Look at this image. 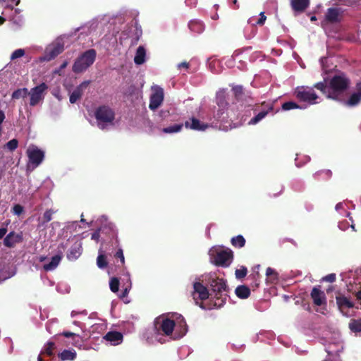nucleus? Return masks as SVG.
Masks as SVG:
<instances>
[{"label": "nucleus", "instance_id": "f257e3e1", "mask_svg": "<svg viewBox=\"0 0 361 361\" xmlns=\"http://www.w3.org/2000/svg\"><path fill=\"white\" fill-rule=\"evenodd\" d=\"M172 317L163 318L159 325V318L156 319L154 322V328L157 332L161 331L165 336L172 334L175 326H176V337L174 339H178L183 337L188 331V326L184 317L179 314L172 313Z\"/></svg>", "mask_w": 361, "mask_h": 361}, {"label": "nucleus", "instance_id": "f03ea898", "mask_svg": "<svg viewBox=\"0 0 361 361\" xmlns=\"http://www.w3.org/2000/svg\"><path fill=\"white\" fill-rule=\"evenodd\" d=\"M207 285L209 286L212 293L216 299L214 306L221 307L226 300L228 287L226 281L216 276H210L207 280Z\"/></svg>", "mask_w": 361, "mask_h": 361}, {"label": "nucleus", "instance_id": "7ed1b4c3", "mask_svg": "<svg viewBox=\"0 0 361 361\" xmlns=\"http://www.w3.org/2000/svg\"><path fill=\"white\" fill-rule=\"evenodd\" d=\"M97 53L93 49L80 55L75 61L72 70L75 73H81L91 66L96 59Z\"/></svg>", "mask_w": 361, "mask_h": 361}, {"label": "nucleus", "instance_id": "20e7f679", "mask_svg": "<svg viewBox=\"0 0 361 361\" xmlns=\"http://www.w3.org/2000/svg\"><path fill=\"white\" fill-rule=\"evenodd\" d=\"M350 83V80L344 74L336 75L329 82L331 94L329 99H336L338 95L345 91Z\"/></svg>", "mask_w": 361, "mask_h": 361}, {"label": "nucleus", "instance_id": "39448f33", "mask_svg": "<svg viewBox=\"0 0 361 361\" xmlns=\"http://www.w3.org/2000/svg\"><path fill=\"white\" fill-rule=\"evenodd\" d=\"M142 35V30L140 25L137 22H135L134 25H128L121 32L120 43L123 44V41L129 39L130 46H135L139 42Z\"/></svg>", "mask_w": 361, "mask_h": 361}, {"label": "nucleus", "instance_id": "423d86ee", "mask_svg": "<svg viewBox=\"0 0 361 361\" xmlns=\"http://www.w3.org/2000/svg\"><path fill=\"white\" fill-rule=\"evenodd\" d=\"M96 119L99 122V128L104 129L103 123H112L115 118L114 111L107 106H101L97 109L94 113Z\"/></svg>", "mask_w": 361, "mask_h": 361}, {"label": "nucleus", "instance_id": "0eeeda50", "mask_svg": "<svg viewBox=\"0 0 361 361\" xmlns=\"http://www.w3.org/2000/svg\"><path fill=\"white\" fill-rule=\"evenodd\" d=\"M296 98L301 102H308L310 104H315V100L318 96L314 91L310 87L303 86L296 87L294 92Z\"/></svg>", "mask_w": 361, "mask_h": 361}, {"label": "nucleus", "instance_id": "6e6552de", "mask_svg": "<svg viewBox=\"0 0 361 361\" xmlns=\"http://www.w3.org/2000/svg\"><path fill=\"white\" fill-rule=\"evenodd\" d=\"M48 89V86L42 82L40 85L32 88L30 91H28V95L30 96V105L35 106L37 105L44 98V94Z\"/></svg>", "mask_w": 361, "mask_h": 361}, {"label": "nucleus", "instance_id": "1a4fd4ad", "mask_svg": "<svg viewBox=\"0 0 361 361\" xmlns=\"http://www.w3.org/2000/svg\"><path fill=\"white\" fill-rule=\"evenodd\" d=\"M233 259V252L229 249L218 250L214 257V264L216 266L228 267Z\"/></svg>", "mask_w": 361, "mask_h": 361}, {"label": "nucleus", "instance_id": "9d476101", "mask_svg": "<svg viewBox=\"0 0 361 361\" xmlns=\"http://www.w3.org/2000/svg\"><path fill=\"white\" fill-rule=\"evenodd\" d=\"M343 11L341 8H329L325 13L322 25L340 23L342 19Z\"/></svg>", "mask_w": 361, "mask_h": 361}, {"label": "nucleus", "instance_id": "9b49d317", "mask_svg": "<svg viewBox=\"0 0 361 361\" xmlns=\"http://www.w3.org/2000/svg\"><path fill=\"white\" fill-rule=\"evenodd\" d=\"M114 271H113V267H111V269L116 273V274H122L124 275L126 274V268H125V257L123 255V252L121 248H119L116 253L114 254Z\"/></svg>", "mask_w": 361, "mask_h": 361}, {"label": "nucleus", "instance_id": "f8f14e48", "mask_svg": "<svg viewBox=\"0 0 361 361\" xmlns=\"http://www.w3.org/2000/svg\"><path fill=\"white\" fill-rule=\"evenodd\" d=\"M27 155L28 157L29 161L35 166H38L44 158V152L38 149L37 147L27 149Z\"/></svg>", "mask_w": 361, "mask_h": 361}, {"label": "nucleus", "instance_id": "ddd939ff", "mask_svg": "<svg viewBox=\"0 0 361 361\" xmlns=\"http://www.w3.org/2000/svg\"><path fill=\"white\" fill-rule=\"evenodd\" d=\"M194 291L192 293L193 298L196 299V295H198V298L201 300H205L209 298V293L206 286L200 282H195L193 283Z\"/></svg>", "mask_w": 361, "mask_h": 361}, {"label": "nucleus", "instance_id": "4468645a", "mask_svg": "<svg viewBox=\"0 0 361 361\" xmlns=\"http://www.w3.org/2000/svg\"><path fill=\"white\" fill-rule=\"evenodd\" d=\"M164 92L161 88L157 89L150 97L149 108L151 110L157 109L163 102Z\"/></svg>", "mask_w": 361, "mask_h": 361}, {"label": "nucleus", "instance_id": "2eb2a0df", "mask_svg": "<svg viewBox=\"0 0 361 361\" xmlns=\"http://www.w3.org/2000/svg\"><path fill=\"white\" fill-rule=\"evenodd\" d=\"M313 302L317 306H322L326 304V298L325 293L318 287H314L310 293Z\"/></svg>", "mask_w": 361, "mask_h": 361}, {"label": "nucleus", "instance_id": "dca6fc26", "mask_svg": "<svg viewBox=\"0 0 361 361\" xmlns=\"http://www.w3.org/2000/svg\"><path fill=\"white\" fill-rule=\"evenodd\" d=\"M336 301L338 310L343 315L347 314L344 312L345 309L353 308L354 303L350 301L347 297L343 295H339L336 296Z\"/></svg>", "mask_w": 361, "mask_h": 361}, {"label": "nucleus", "instance_id": "f3484780", "mask_svg": "<svg viewBox=\"0 0 361 361\" xmlns=\"http://www.w3.org/2000/svg\"><path fill=\"white\" fill-rule=\"evenodd\" d=\"M90 81L86 80L83 81L78 86L76 87V88L70 95L69 100L71 104H75L78 100H79L81 98L85 90L88 87Z\"/></svg>", "mask_w": 361, "mask_h": 361}, {"label": "nucleus", "instance_id": "a211bd4d", "mask_svg": "<svg viewBox=\"0 0 361 361\" xmlns=\"http://www.w3.org/2000/svg\"><path fill=\"white\" fill-rule=\"evenodd\" d=\"M63 50V44L61 43H56L47 49L45 59L50 61L62 53Z\"/></svg>", "mask_w": 361, "mask_h": 361}, {"label": "nucleus", "instance_id": "6ab92c4d", "mask_svg": "<svg viewBox=\"0 0 361 361\" xmlns=\"http://www.w3.org/2000/svg\"><path fill=\"white\" fill-rule=\"evenodd\" d=\"M190 120V121H187L184 124L187 128H190L194 130L203 131L209 127L208 124L202 123L200 120L195 117H192Z\"/></svg>", "mask_w": 361, "mask_h": 361}, {"label": "nucleus", "instance_id": "aec40b11", "mask_svg": "<svg viewBox=\"0 0 361 361\" xmlns=\"http://www.w3.org/2000/svg\"><path fill=\"white\" fill-rule=\"evenodd\" d=\"M82 251V248L81 243L75 242L68 250L67 253V258L69 260H75L81 255Z\"/></svg>", "mask_w": 361, "mask_h": 361}, {"label": "nucleus", "instance_id": "412c9836", "mask_svg": "<svg viewBox=\"0 0 361 361\" xmlns=\"http://www.w3.org/2000/svg\"><path fill=\"white\" fill-rule=\"evenodd\" d=\"M310 0H290V6L296 13L304 12L310 5Z\"/></svg>", "mask_w": 361, "mask_h": 361}, {"label": "nucleus", "instance_id": "4be33fe9", "mask_svg": "<svg viewBox=\"0 0 361 361\" xmlns=\"http://www.w3.org/2000/svg\"><path fill=\"white\" fill-rule=\"evenodd\" d=\"M22 240L21 235L15 232H10L4 239V244L7 247H13L16 243Z\"/></svg>", "mask_w": 361, "mask_h": 361}, {"label": "nucleus", "instance_id": "5701e85b", "mask_svg": "<svg viewBox=\"0 0 361 361\" xmlns=\"http://www.w3.org/2000/svg\"><path fill=\"white\" fill-rule=\"evenodd\" d=\"M356 87L357 92L350 95L349 99L345 102L347 106H355L361 102V82L357 83Z\"/></svg>", "mask_w": 361, "mask_h": 361}, {"label": "nucleus", "instance_id": "b1692460", "mask_svg": "<svg viewBox=\"0 0 361 361\" xmlns=\"http://www.w3.org/2000/svg\"><path fill=\"white\" fill-rule=\"evenodd\" d=\"M123 334L118 331H109L104 336V338L114 345H116L123 340Z\"/></svg>", "mask_w": 361, "mask_h": 361}, {"label": "nucleus", "instance_id": "393cba45", "mask_svg": "<svg viewBox=\"0 0 361 361\" xmlns=\"http://www.w3.org/2000/svg\"><path fill=\"white\" fill-rule=\"evenodd\" d=\"M61 259H62L61 255H56L53 256L51 259V261L49 263L44 264L43 265V269L46 271H52V270L55 269L59 264Z\"/></svg>", "mask_w": 361, "mask_h": 361}, {"label": "nucleus", "instance_id": "a878e982", "mask_svg": "<svg viewBox=\"0 0 361 361\" xmlns=\"http://www.w3.org/2000/svg\"><path fill=\"white\" fill-rule=\"evenodd\" d=\"M188 27L190 31L197 34L202 33L204 30V24L198 20H190L188 23Z\"/></svg>", "mask_w": 361, "mask_h": 361}, {"label": "nucleus", "instance_id": "bb28decb", "mask_svg": "<svg viewBox=\"0 0 361 361\" xmlns=\"http://www.w3.org/2000/svg\"><path fill=\"white\" fill-rule=\"evenodd\" d=\"M77 353L74 350H63L58 354V357L61 361H73L76 358Z\"/></svg>", "mask_w": 361, "mask_h": 361}, {"label": "nucleus", "instance_id": "cd10ccee", "mask_svg": "<svg viewBox=\"0 0 361 361\" xmlns=\"http://www.w3.org/2000/svg\"><path fill=\"white\" fill-rule=\"evenodd\" d=\"M235 293L240 299H247L250 295V289L245 285H240L236 287Z\"/></svg>", "mask_w": 361, "mask_h": 361}, {"label": "nucleus", "instance_id": "c85d7f7f", "mask_svg": "<svg viewBox=\"0 0 361 361\" xmlns=\"http://www.w3.org/2000/svg\"><path fill=\"white\" fill-rule=\"evenodd\" d=\"M146 56V51L144 47L140 46L137 49L135 56L134 58V62L137 65H141L145 63Z\"/></svg>", "mask_w": 361, "mask_h": 361}, {"label": "nucleus", "instance_id": "c756f323", "mask_svg": "<svg viewBox=\"0 0 361 361\" xmlns=\"http://www.w3.org/2000/svg\"><path fill=\"white\" fill-rule=\"evenodd\" d=\"M56 349V343L53 341H48L41 351V355L51 357L54 355Z\"/></svg>", "mask_w": 361, "mask_h": 361}, {"label": "nucleus", "instance_id": "7c9ffc66", "mask_svg": "<svg viewBox=\"0 0 361 361\" xmlns=\"http://www.w3.org/2000/svg\"><path fill=\"white\" fill-rule=\"evenodd\" d=\"M273 110V106H270L268 109L264 110L258 113L255 116H254L250 121L249 124L255 125L262 120L269 111Z\"/></svg>", "mask_w": 361, "mask_h": 361}, {"label": "nucleus", "instance_id": "2f4dec72", "mask_svg": "<svg viewBox=\"0 0 361 361\" xmlns=\"http://www.w3.org/2000/svg\"><path fill=\"white\" fill-rule=\"evenodd\" d=\"M231 243L235 247L241 248L245 245V239L242 235H238L231 238Z\"/></svg>", "mask_w": 361, "mask_h": 361}, {"label": "nucleus", "instance_id": "473e14b6", "mask_svg": "<svg viewBox=\"0 0 361 361\" xmlns=\"http://www.w3.org/2000/svg\"><path fill=\"white\" fill-rule=\"evenodd\" d=\"M348 327L352 332H361V318L357 319H351L349 322Z\"/></svg>", "mask_w": 361, "mask_h": 361}, {"label": "nucleus", "instance_id": "72a5a7b5", "mask_svg": "<svg viewBox=\"0 0 361 361\" xmlns=\"http://www.w3.org/2000/svg\"><path fill=\"white\" fill-rule=\"evenodd\" d=\"M183 123L175 124L173 126H171L162 128L161 131L164 133H169V134L176 133H178V132L181 131L183 129Z\"/></svg>", "mask_w": 361, "mask_h": 361}, {"label": "nucleus", "instance_id": "f704fd0d", "mask_svg": "<svg viewBox=\"0 0 361 361\" xmlns=\"http://www.w3.org/2000/svg\"><path fill=\"white\" fill-rule=\"evenodd\" d=\"M28 95V90L25 87L19 88L15 90L11 95L12 99H18L20 98H25Z\"/></svg>", "mask_w": 361, "mask_h": 361}, {"label": "nucleus", "instance_id": "c9c22d12", "mask_svg": "<svg viewBox=\"0 0 361 361\" xmlns=\"http://www.w3.org/2000/svg\"><path fill=\"white\" fill-rule=\"evenodd\" d=\"M314 87L317 90H320L324 94L326 95L328 98H329V94H331V90L329 85L327 86L326 84L320 82L316 83Z\"/></svg>", "mask_w": 361, "mask_h": 361}, {"label": "nucleus", "instance_id": "e433bc0d", "mask_svg": "<svg viewBox=\"0 0 361 361\" xmlns=\"http://www.w3.org/2000/svg\"><path fill=\"white\" fill-rule=\"evenodd\" d=\"M332 176V173L329 169H324L317 171L314 173V178L316 180H319L321 176H324L325 179H329Z\"/></svg>", "mask_w": 361, "mask_h": 361}, {"label": "nucleus", "instance_id": "4c0bfd02", "mask_svg": "<svg viewBox=\"0 0 361 361\" xmlns=\"http://www.w3.org/2000/svg\"><path fill=\"white\" fill-rule=\"evenodd\" d=\"M236 100H242L244 96V90L242 85H235L232 88Z\"/></svg>", "mask_w": 361, "mask_h": 361}, {"label": "nucleus", "instance_id": "58836bf2", "mask_svg": "<svg viewBox=\"0 0 361 361\" xmlns=\"http://www.w3.org/2000/svg\"><path fill=\"white\" fill-rule=\"evenodd\" d=\"M97 264L100 269H105L108 266L106 256L104 254H99L97 258Z\"/></svg>", "mask_w": 361, "mask_h": 361}, {"label": "nucleus", "instance_id": "ea45409f", "mask_svg": "<svg viewBox=\"0 0 361 361\" xmlns=\"http://www.w3.org/2000/svg\"><path fill=\"white\" fill-rule=\"evenodd\" d=\"M282 109L284 111H288L294 109L301 108L297 103L290 101L286 102L282 104Z\"/></svg>", "mask_w": 361, "mask_h": 361}, {"label": "nucleus", "instance_id": "a19ab883", "mask_svg": "<svg viewBox=\"0 0 361 361\" xmlns=\"http://www.w3.org/2000/svg\"><path fill=\"white\" fill-rule=\"evenodd\" d=\"M54 213L55 212L51 209L46 210L43 214L42 224L49 222L52 219V214Z\"/></svg>", "mask_w": 361, "mask_h": 361}, {"label": "nucleus", "instance_id": "79ce46f5", "mask_svg": "<svg viewBox=\"0 0 361 361\" xmlns=\"http://www.w3.org/2000/svg\"><path fill=\"white\" fill-rule=\"evenodd\" d=\"M110 289L113 293H116L119 288V280L116 277H114L110 281Z\"/></svg>", "mask_w": 361, "mask_h": 361}, {"label": "nucleus", "instance_id": "37998d69", "mask_svg": "<svg viewBox=\"0 0 361 361\" xmlns=\"http://www.w3.org/2000/svg\"><path fill=\"white\" fill-rule=\"evenodd\" d=\"M247 273V269L245 267L242 266L240 269H237L235 271V277L238 279L244 278Z\"/></svg>", "mask_w": 361, "mask_h": 361}, {"label": "nucleus", "instance_id": "c03bdc74", "mask_svg": "<svg viewBox=\"0 0 361 361\" xmlns=\"http://www.w3.org/2000/svg\"><path fill=\"white\" fill-rule=\"evenodd\" d=\"M18 146V141L17 139H12L6 144V147L10 151H14Z\"/></svg>", "mask_w": 361, "mask_h": 361}, {"label": "nucleus", "instance_id": "a18cd8bd", "mask_svg": "<svg viewBox=\"0 0 361 361\" xmlns=\"http://www.w3.org/2000/svg\"><path fill=\"white\" fill-rule=\"evenodd\" d=\"M24 212V208L19 204H15L12 208V212L17 216L21 215Z\"/></svg>", "mask_w": 361, "mask_h": 361}, {"label": "nucleus", "instance_id": "49530a36", "mask_svg": "<svg viewBox=\"0 0 361 361\" xmlns=\"http://www.w3.org/2000/svg\"><path fill=\"white\" fill-rule=\"evenodd\" d=\"M24 54H25V51L23 49H16L12 53V54L11 56V60L16 59L18 58L23 56Z\"/></svg>", "mask_w": 361, "mask_h": 361}, {"label": "nucleus", "instance_id": "de8ad7c7", "mask_svg": "<svg viewBox=\"0 0 361 361\" xmlns=\"http://www.w3.org/2000/svg\"><path fill=\"white\" fill-rule=\"evenodd\" d=\"M267 17L264 15V12H261L259 13V18L255 22V23H253V25H263L266 21Z\"/></svg>", "mask_w": 361, "mask_h": 361}, {"label": "nucleus", "instance_id": "09e8293b", "mask_svg": "<svg viewBox=\"0 0 361 361\" xmlns=\"http://www.w3.org/2000/svg\"><path fill=\"white\" fill-rule=\"evenodd\" d=\"M61 335L66 338H72L73 341H75L76 338H78L80 337L79 335L71 331H63L61 333Z\"/></svg>", "mask_w": 361, "mask_h": 361}, {"label": "nucleus", "instance_id": "8fccbe9b", "mask_svg": "<svg viewBox=\"0 0 361 361\" xmlns=\"http://www.w3.org/2000/svg\"><path fill=\"white\" fill-rule=\"evenodd\" d=\"M170 116L168 110H161L159 113V116L161 118V121H164L166 118Z\"/></svg>", "mask_w": 361, "mask_h": 361}, {"label": "nucleus", "instance_id": "3c124183", "mask_svg": "<svg viewBox=\"0 0 361 361\" xmlns=\"http://www.w3.org/2000/svg\"><path fill=\"white\" fill-rule=\"evenodd\" d=\"M323 280L330 283H333L336 281V274H330L323 278Z\"/></svg>", "mask_w": 361, "mask_h": 361}, {"label": "nucleus", "instance_id": "603ef678", "mask_svg": "<svg viewBox=\"0 0 361 361\" xmlns=\"http://www.w3.org/2000/svg\"><path fill=\"white\" fill-rule=\"evenodd\" d=\"M266 275L267 276H274V277L276 278L277 276V274L274 269H271V267H268L266 270Z\"/></svg>", "mask_w": 361, "mask_h": 361}, {"label": "nucleus", "instance_id": "864d4df0", "mask_svg": "<svg viewBox=\"0 0 361 361\" xmlns=\"http://www.w3.org/2000/svg\"><path fill=\"white\" fill-rule=\"evenodd\" d=\"M99 237H100V231H99V229H98V230L95 231L92 234L91 238L92 240H96L97 242L99 240Z\"/></svg>", "mask_w": 361, "mask_h": 361}, {"label": "nucleus", "instance_id": "5fc2aeb1", "mask_svg": "<svg viewBox=\"0 0 361 361\" xmlns=\"http://www.w3.org/2000/svg\"><path fill=\"white\" fill-rule=\"evenodd\" d=\"M7 228L2 227L0 228V240L6 234Z\"/></svg>", "mask_w": 361, "mask_h": 361}, {"label": "nucleus", "instance_id": "6e6d98bb", "mask_svg": "<svg viewBox=\"0 0 361 361\" xmlns=\"http://www.w3.org/2000/svg\"><path fill=\"white\" fill-rule=\"evenodd\" d=\"M5 119V114L4 111L0 110V125L1 126V123L4 122Z\"/></svg>", "mask_w": 361, "mask_h": 361}, {"label": "nucleus", "instance_id": "4d7b16f0", "mask_svg": "<svg viewBox=\"0 0 361 361\" xmlns=\"http://www.w3.org/2000/svg\"><path fill=\"white\" fill-rule=\"evenodd\" d=\"M178 67H179V68L183 67V68H188L189 67V64H188V63H187V62H182V63H180L178 65Z\"/></svg>", "mask_w": 361, "mask_h": 361}, {"label": "nucleus", "instance_id": "13d9d810", "mask_svg": "<svg viewBox=\"0 0 361 361\" xmlns=\"http://www.w3.org/2000/svg\"><path fill=\"white\" fill-rule=\"evenodd\" d=\"M357 300H360L361 302V289L355 293V294Z\"/></svg>", "mask_w": 361, "mask_h": 361}, {"label": "nucleus", "instance_id": "bf43d9fd", "mask_svg": "<svg viewBox=\"0 0 361 361\" xmlns=\"http://www.w3.org/2000/svg\"><path fill=\"white\" fill-rule=\"evenodd\" d=\"M233 4L235 5V7L234 8L235 9H238L239 8V4H238V0H231Z\"/></svg>", "mask_w": 361, "mask_h": 361}, {"label": "nucleus", "instance_id": "052dcab7", "mask_svg": "<svg viewBox=\"0 0 361 361\" xmlns=\"http://www.w3.org/2000/svg\"><path fill=\"white\" fill-rule=\"evenodd\" d=\"M7 1L15 4L16 6H18L20 2V0H7Z\"/></svg>", "mask_w": 361, "mask_h": 361}, {"label": "nucleus", "instance_id": "680f3d73", "mask_svg": "<svg viewBox=\"0 0 361 361\" xmlns=\"http://www.w3.org/2000/svg\"><path fill=\"white\" fill-rule=\"evenodd\" d=\"M68 65V62L67 61H64L61 66H60V69H63L65 68Z\"/></svg>", "mask_w": 361, "mask_h": 361}, {"label": "nucleus", "instance_id": "e2e57ef3", "mask_svg": "<svg viewBox=\"0 0 361 361\" xmlns=\"http://www.w3.org/2000/svg\"><path fill=\"white\" fill-rule=\"evenodd\" d=\"M5 21H6V19L0 16V25L4 24Z\"/></svg>", "mask_w": 361, "mask_h": 361}, {"label": "nucleus", "instance_id": "0e129e2a", "mask_svg": "<svg viewBox=\"0 0 361 361\" xmlns=\"http://www.w3.org/2000/svg\"><path fill=\"white\" fill-rule=\"evenodd\" d=\"M6 8H8V9H10V10H13V5H12V4H7V5L6 6Z\"/></svg>", "mask_w": 361, "mask_h": 361}, {"label": "nucleus", "instance_id": "69168bd1", "mask_svg": "<svg viewBox=\"0 0 361 361\" xmlns=\"http://www.w3.org/2000/svg\"><path fill=\"white\" fill-rule=\"evenodd\" d=\"M128 294V289L126 288L123 293V297L126 296Z\"/></svg>", "mask_w": 361, "mask_h": 361}, {"label": "nucleus", "instance_id": "338daca9", "mask_svg": "<svg viewBox=\"0 0 361 361\" xmlns=\"http://www.w3.org/2000/svg\"><path fill=\"white\" fill-rule=\"evenodd\" d=\"M310 20H311V21H315V20H317V18H316V16H312V17L310 18Z\"/></svg>", "mask_w": 361, "mask_h": 361}, {"label": "nucleus", "instance_id": "774afa93", "mask_svg": "<svg viewBox=\"0 0 361 361\" xmlns=\"http://www.w3.org/2000/svg\"><path fill=\"white\" fill-rule=\"evenodd\" d=\"M37 361H44L42 357H41V355H39L37 357Z\"/></svg>", "mask_w": 361, "mask_h": 361}]
</instances>
